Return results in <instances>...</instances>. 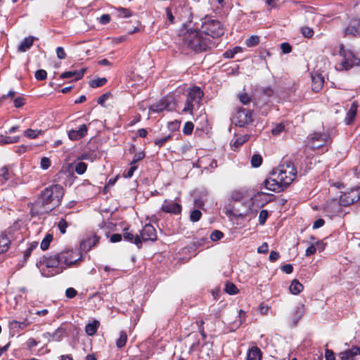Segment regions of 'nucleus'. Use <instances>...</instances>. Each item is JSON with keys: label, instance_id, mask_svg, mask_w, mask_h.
Listing matches in <instances>:
<instances>
[{"label": "nucleus", "instance_id": "nucleus-59", "mask_svg": "<svg viewBox=\"0 0 360 360\" xmlns=\"http://www.w3.org/2000/svg\"><path fill=\"white\" fill-rule=\"evenodd\" d=\"M316 251V247L311 244L305 251V256L309 257L311 255L314 254Z\"/></svg>", "mask_w": 360, "mask_h": 360}, {"label": "nucleus", "instance_id": "nucleus-45", "mask_svg": "<svg viewBox=\"0 0 360 360\" xmlns=\"http://www.w3.org/2000/svg\"><path fill=\"white\" fill-rule=\"evenodd\" d=\"M300 31L302 35L307 38H311L314 35V30L309 27H302Z\"/></svg>", "mask_w": 360, "mask_h": 360}, {"label": "nucleus", "instance_id": "nucleus-32", "mask_svg": "<svg viewBox=\"0 0 360 360\" xmlns=\"http://www.w3.org/2000/svg\"><path fill=\"white\" fill-rule=\"evenodd\" d=\"M304 312V307L303 306H298L296 307L293 312V317H292V321L294 324L295 325L297 321L301 319L302 314Z\"/></svg>", "mask_w": 360, "mask_h": 360}, {"label": "nucleus", "instance_id": "nucleus-38", "mask_svg": "<svg viewBox=\"0 0 360 360\" xmlns=\"http://www.w3.org/2000/svg\"><path fill=\"white\" fill-rule=\"evenodd\" d=\"M107 79L105 77L94 79L91 81L90 85L93 88H97L105 84Z\"/></svg>", "mask_w": 360, "mask_h": 360}, {"label": "nucleus", "instance_id": "nucleus-18", "mask_svg": "<svg viewBox=\"0 0 360 360\" xmlns=\"http://www.w3.org/2000/svg\"><path fill=\"white\" fill-rule=\"evenodd\" d=\"M267 195L266 193L262 191H259L255 194L250 199L252 207H250V210H252L254 205H256L257 207L264 206L268 202V200L263 199V197Z\"/></svg>", "mask_w": 360, "mask_h": 360}, {"label": "nucleus", "instance_id": "nucleus-37", "mask_svg": "<svg viewBox=\"0 0 360 360\" xmlns=\"http://www.w3.org/2000/svg\"><path fill=\"white\" fill-rule=\"evenodd\" d=\"M86 168L87 165L83 162L75 163V170L79 175L83 174L86 171Z\"/></svg>", "mask_w": 360, "mask_h": 360}, {"label": "nucleus", "instance_id": "nucleus-42", "mask_svg": "<svg viewBox=\"0 0 360 360\" xmlns=\"http://www.w3.org/2000/svg\"><path fill=\"white\" fill-rule=\"evenodd\" d=\"M68 226V223L65 219H60L58 223V228L62 234L66 233V229Z\"/></svg>", "mask_w": 360, "mask_h": 360}, {"label": "nucleus", "instance_id": "nucleus-34", "mask_svg": "<svg viewBox=\"0 0 360 360\" xmlns=\"http://www.w3.org/2000/svg\"><path fill=\"white\" fill-rule=\"evenodd\" d=\"M53 237L52 234L47 233L41 243V250H47L49 248L50 243L53 240Z\"/></svg>", "mask_w": 360, "mask_h": 360}, {"label": "nucleus", "instance_id": "nucleus-50", "mask_svg": "<svg viewBox=\"0 0 360 360\" xmlns=\"http://www.w3.org/2000/svg\"><path fill=\"white\" fill-rule=\"evenodd\" d=\"M34 76L37 80H44L46 78L47 73L46 70L40 69L36 71Z\"/></svg>", "mask_w": 360, "mask_h": 360}, {"label": "nucleus", "instance_id": "nucleus-22", "mask_svg": "<svg viewBox=\"0 0 360 360\" xmlns=\"http://www.w3.org/2000/svg\"><path fill=\"white\" fill-rule=\"evenodd\" d=\"M98 240L99 238L98 236H92L81 242V249L84 251H89L98 243Z\"/></svg>", "mask_w": 360, "mask_h": 360}, {"label": "nucleus", "instance_id": "nucleus-52", "mask_svg": "<svg viewBox=\"0 0 360 360\" xmlns=\"http://www.w3.org/2000/svg\"><path fill=\"white\" fill-rule=\"evenodd\" d=\"M284 130V126L283 124H276L272 129L271 133L274 135H278Z\"/></svg>", "mask_w": 360, "mask_h": 360}, {"label": "nucleus", "instance_id": "nucleus-17", "mask_svg": "<svg viewBox=\"0 0 360 360\" xmlns=\"http://www.w3.org/2000/svg\"><path fill=\"white\" fill-rule=\"evenodd\" d=\"M88 132V127L83 124L80 125L78 129H72L68 131V137L72 141H77L84 137Z\"/></svg>", "mask_w": 360, "mask_h": 360}, {"label": "nucleus", "instance_id": "nucleus-13", "mask_svg": "<svg viewBox=\"0 0 360 360\" xmlns=\"http://www.w3.org/2000/svg\"><path fill=\"white\" fill-rule=\"evenodd\" d=\"M264 186L266 189L276 193H279L287 187L283 182L275 177L274 172L264 181Z\"/></svg>", "mask_w": 360, "mask_h": 360}, {"label": "nucleus", "instance_id": "nucleus-21", "mask_svg": "<svg viewBox=\"0 0 360 360\" xmlns=\"http://www.w3.org/2000/svg\"><path fill=\"white\" fill-rule=\"evenodd\" d=\"M359 105L356 102H353L347 111L346 114V117L345 118V122L346 124L349 125L351 124L353 121L354 120L357 110H358Z\"/></svg>", "mask_w": 360, "mask_h": 360}, {"label": "nucleus", "instance_id": "nucleus-39", "mask_svg": "<svg viewBox=\"0 0 360 360\" xmlns=\"http://www.w3.org/2000/svg\"><path fill=\"white\" fill-rule=\"evenodd\" d=\"M9 240L4 236L0 238V253L7 251L8 249Z\"/></svg>", "mask_w": 360, "mask_h": 360}, {"label": "nucleus", "instance_id": "nucleus-8", "mask_svg": "<svg viewBox=\"0 0 360 360\" xmlns=\"http://www.w3.org/2000/svg\"><path fill=\"white\" fill-rule=\"evenodd\" d=\"M58 255L63 269L76 264L81 259V255L77 250H68L60 252Z\"/></svg>", "mask_w": 360, "mask_h": 360}, {"label": "nucleus", "instance_id": "nucleus-64", "mask_svg": "<svg viewBox=\"0 0 360 360\" xmlns=\"http://www.w3.org/2000/svg\"><path fill=\"white\" fill-rule=\"evenodd\" d=\"M281 269L283 271H284L286 274H291L293 271V267L291 264H285L281 267Z\"/></svg>", "mask_w": 360, "mask_h": 360}, {"label": "nucleus", "instance_id": "nucleus-25", "mask_svg": "<svg viewBox=\"0 0 360 360\" xmlns=\"http://www.w3.org/2000/svg\"><path fill=\"white\" fill-rule=\"evenodd\" d=\"M123 237L124 240L136 244L139 248H140L142 245L141 239L139 235H136V236H134V235L131 233L124 232L123 234Z\"/></svg>", "mask_w": 360, "mask_h": 360}, {"label": "nucleus", "instance_id": "nucleus-1", "mask_svg": "<svg viewBox=\"0 0 360 360\" xmlns=\"http://www.w3.org/2000/svg\"><path fill=\"white\" fill-rule=\"evenodd\" d=\"M63 188L58 184L51 185L44 188L31 207L32 216L47 213L60 204L63 196Z\"/></svg>", "mask_w": 360, "mask_h": 360}, {"label": "nucleus", "instance_id": "nucleus-15", "mask_svg": "<svg viewBox=\"0 0 360 360\" xmlns=\"http://www.w3.org/2000/svg\"><path fill=\"white\" fill-rule=\"evenodd\" d=\"M181 205L172 200H165L161 207V210L166 213L179 214L181 212Z\"/></svg>", "mask_w": 360, "mask_h": 360}, {"label": "nucleus", "instance_id": "nucleus-5", "mask_svg": "<svg viewBox=\"0 0 360 360\" xmlns=\"http://www.w3.org/2000/svg\"><path fill=\"white\" fill-rule=\"evenodd\" d=\"M273 172L275 177L283 182L286 186H289L294 181L297 175L296 169L290 162L279 165Z\"/></svg>", "mask_w": 360, "mask_h": 360}, {"label": "nucleus", "instance_id": "nucleus-40", "mask_svg": "<svg viewBox=\"0 0 360 360\" xmlns=\"http://www.w3.org/2000/svg\"><path fill=\"white\" fill-rule=\"evenodd\" d=\"M262 158L259 154H255L251 158V165L253 167H258L262 165Z\"/></svg>", "mask_w": 360, "mask_h": 360}, {"label": "nucleus", "instance_id": "nucleus-7", "mask_svg": "<svg viewBox=\"0 0 360 360\" xmlns=\"http://www.w3.org/2000/svg\"><path fill=\"white\" fill-rule=\"evenodd\" d=\"M307 147L310 149H319L331 142V137L327 132H314L307 137Z\"/></svg>", "mask_w": 360, "mask_h": 360}, {"label": "nucleus", "instance_id": "nucleus-41", "mask_svg": "<svg viewBox=\"0 0 360 360\" xmlns=\"http://www.w3.org/2000/svg\"><path fill=\"white\" fill-rule=\"evenodd\" d=\"M202 216V213L198 210H194L191 212L190 214V220L193 222H197L198 221Z\"/></svg>", "mask_w": 360, "mask_h": 360}, {"label": "nucleus", "instance_id": "nucleus-49", "mask_svg": "<svg viewBox=\"0 0 360 360\" xmlns=\"http://www.w3.org/2000/svg\"><path fill=\"white\" fill-rule=\"evenodd\" d=\"M51 166V160L49 158L43 157L40 161V167L42 169H47Z\"/></svg>", "mask_w": 360, "mask_h": 360}, {"label": "nucleus", "instance_id": "nucleus-19", "mask_svg": "<svg viewBox=\"0 0 360 360\" xmlns=\"http://www.w3.org/2000/svg\"><path fill=\"white\" fill-rule=\"evenodd\" d=\"M86 71L85 68H82L79 70H70L63 72L60 77L61 79H69L72 78V81H77L82 78L84 76V72Z\"/></svg>", "mask_w": 360, "mask_h": 360}, {"label": "nucleus", "instance_id": "nucleus-29", "mask_svg": "<svg viewBox=\"0 0 360 360\" xmlns=\"http://www.w3.org/2000/svg\"><path fill=\"white\" fill-rule=\"evenodd\" d=\"M66 333V330L64 328L59 327L57 328L53 333H51L52 341L59 342L62 340L63 337L65 335Z\"/></svg>", "mask_w": 360, "mask_h": 360}, {"label": "nucleus", "instance_id": "nucleus-36", "mask_svg": "<svg viewBox=\"0 0 360 360\" xmlns=\"http://www.w3.org/2000/svg\"><path fill=\"white\" fill-rule=\"evenodd\" d=\"M259 43V38L258 36L252 35L245 41V44L248 47H253Z\"/></svg>", "mask_w": 360, "mask_h": 360}, {"label": "nucleus", "instance_id": "nucleus-63", "mask_svg": "<svg viewBox=\"0 0 360 360\" xmlns=\"http://www.w3.org/2000/svg\"><path fill=\"white\" fill-rule=\"evenodd\" d=\"M268 250H269V246L266 243H264L257 249V252L259 253H266L268 252Z\"/></svg>", "mask_w": 360, "mask_h": 360}, {"label": "nucleus", "instance_id": "nucleus-14", "mask_svg": "<svg viewBox=\"0 0 360 360\" xmlns=\"http://www.w3.org/2000/svg\"><path fill=\"white\" fill-rule=\"evenodd\" d=\"M345 36L359 37L360 36V18H351L347 25L343 30Z\"/></svg>", "mask_w": 360, "mask_h": 360}, {"label": "nucleus", "instance_id": "nucleus-27", "mask_svg": "<svg viewBox=\"0 0 360 360\" xmlns=\"http://www.w3.org/2000/svg\"><path fill=\"white\" fill-rule=\"evenodd\" d=\"M99 326V322L96 320L94 321L91 323H89L85 327V332L89 335H94Z\"/></svg>", "mask_w": 360, "mask_h": 360}, {"label": "nucleus", "instance_id": "nucleus-53", "mask_svg": "<svg viewBox=\"0 0 360 360\" xmlns=\"http://www.w3.org/2000/svg\"><path fill=\"white\" fill-rule=\"evenodd\" d=\"M136 169L137 167L135 165H131V167L129 169V170L123 174L124 177L131 178L134 175V173L136 170Z\"/></svg>", "mask_w": 360, "mask_h": 360}, {"label": "nucleus", "instance_id": "nucleus-16", "mask_svg": "<svg viewBox=\"0 0 360 360\" xmlns=\"http://www.w3.org/2000/svg\"><path fill=\"white\" fill-rule=\"evenodd\" d=\"M140 238L141 239V242L147 240H155L157 239V234L153 226L150 224H146L141 231Z\"/></svg>", "mask_w": 360, "mask_h": 360}, {"label": "nucleus", "instance_id": "nucleus-20", "mask_svg": "<svg viewBox=\"0 0 360 360\" xmlns=\"http://www.w3.org/2000/svg\"><path fill=\"white\" fill-rule=\"evenodd\" d=\"M324 79L319 73L311 75V89L314 92H319L323 87Z\"/></svg>", "mask_w": 360, "mask_h": 360}, {"label": "nucleus", "instance_id": "nucleus-3", "mask_svg": "<svg viewBox=\"0 0 360 360\" xmlns=\"http://www.w3.org/2000/svg\"><path fill=\"white\" fill-rule=\"evenodd\" d=\"M63 271L58 254L46 258L40 267L41 274L44 277L53 276Z\"/></svg>", "mask_w": 360, "mask_h": 360}, {"label": "nucleus", "instance_id": "nucleus-46", "mask_svg": "<svg viewBox=\"0 0 360 360\" xmlns=\"http://www.w3.org/2000/svg\"><path fill=\"white\" fill-rule=\"evenodd\" d=\"M193 127L194 125L191 122H186L183 128L184 134L186 135H190L193 130Z\"/></svg>", "mask_w": 360, "mask_h": 360}, {"label": "nucleus", "instance_id": "nucleus-48", "mask_svg": "<svg viewBox=\"0 0 360 360\" xmlns=\"http://www.w3.org/2000/svg\"><path fill=\"white\" fill-rule=\"evenodd\" d=\"M223 236L224 233L221 231L219 230H215L211 233L210 239L213 241H218L219 240L222 238Z\"/></svg>", "mask_w": 360, "mask_h": 360}, {"label": "nucleus", "instance_id": "nucleus-44", "mask_svg": "<svg viewBox=\"0 0 360 360\" xmlns=\"http://www.w3.org/2000/svg\"><path fill=\"white\" fill-rule=\"evenodd\" d=\"M269 217V213L267 210H262L259 214V224L260 225H264Z\"/></svg>", "mask_w": 360, "mask_h": 360}, {"label": "nucleus", "instance_id": "nucleus-9", "mask_svg": "<svg viewBox=\"0 0 360 360\" xmlns=\"http://www.w3.org/2000/svg\"><path fill=\"white\" fill-rule=\"evenodd\" d=\"M232 121L236 125L243 127L253 121L252 113L250 110L239 108L233 115Z\"/></svg>", "mask_w": 360, "mask_h": 360}, {"label": "nucleus", "instance_id": "nucleus-10", "mask_svg": "<svg viewBox=\"0 0 360 360\" xmlns=\"http://www.w3.org/2000/svg\"><path fill=\"white\" fill-rule=\"evenodd\" d=\"M176 108V103L172 96L162 98L158 103L152 105L149 110L154 112H161L163 110L172 111Z\"/></svg>", "mask_w": 360, "mask_h": 360}, {"label": "nucleus", "instance_id": "nucleus-57", "mask_svg": "<svg viewBox=\"0 0 360 360\" xmlns=\"http://www.w3.org/2000/svg\"><path fill=\"white\" fill-rule=\"evenodd\" d=\"M77 291L73 288H68L65 291V295L68 298H73L76 296Z\"/></svg>", "mask_w": 360, "mask_h": 360}, {"label": "nucleus", "instance_id": "nucleus-62", "mask_svg": "<svg viewBox=\"0 0 360 360\" xmlns=\"http://www.w3.org/2000/svg\"><path fill=\"white\" fill-rule=\"evenodd\" d=\"M169 138H170V136H165V137H164V138H162V139H156V140L155 141V144L156 146H158V147H161V146H162L165 144V142H166V141H167Z\"/></svg>", "mask_w": 360, "mask_h": 360}, {"label": "nucleus", "instance_id": "nucleus-61", "mask_svg": "<svg viewBox=\"0 0 360 360\" xmlns=\"http://www.w3.org/2000/svg\"><path fill=\"white\" fill-rule=\"evenodd\" d=\"M325 358L326 360H335L333 352L328 349L325 351Z\"/></svg>", "mask_w": 360, "mask_h": 360}, {"label": "nucleus", "instance_id": "nucleus-30", "mask_svg": "<svg viewBox=\"0 0 360 360\" xmlns=\"http://www.w3.org/2000/svg\"><path fill=\"white\" fill-rule=\"evenodd\" d=\"M250 136L247 134L236 138L232 140V147L235 148H239L244 143L248 141Z\"/></svg>", "mask_w": 360, "mask_h": 360}, {"label": "nucleus", "instance_id": "nucleus-4", "mask_svg": "<svg viewBox=\"0 0 360 360\" xmlns=\"http://www.w3.org/2000/svg\"><path fill=\"white\" fill-rule=\"evenodd\" d=\"M201 31L208 37L217 38L224 33V29L218 20L205 16L202 19Z\"/></svg>", "mask_w": 360, "mask_h": 360}, {"label": "nucleus", "instance_id": "nucleus-23", "mask_svg": "<svg viewBox=\"0 0 360 360\" xmlns=\"http://www.w3.org/2000/svg\"><path fill=\"white\" fill-rule=\"evenodd\" d=\"M34 40V37H31V36L25 38L21 41V43L20 44L19 46H18V51L19 52H25L27 50H29L31 48V46L33 45Z\"/></svg>", "mask_w": 360, "mask_h": 360}, {"label": "nucleus", "instance_id": "nucleus-35", "mask_svg": "<svg viewBox=\"0 0 360 360\" xmlns=\"http://www.w3.org/2000/svg\"><path fill=\"white\" fill-rule=\"evenodd\" d=\"M41 133V130L28 129L24 131V135L29 139H36Z\"/></svg>", "mask_w": 360, "mask_h": 360}, {"label": "nucleus", "instance_id": "nucleus-24", "mask_svg": "<svg viewBox=\"0 0 360 360\" xmlns=\"http://www.w3.org/2000/svg\"><path fill=\"white\" fill-rule=\"evenodd\" d=\"M262 352L257 347H251L247 354V360H261Z\"/></svg>", "mask_w": 360, "mask_h": 360}, {"label": "nucleus", "instance_id": "nucleus-11", "mask_svg": "<svg viewBox=\"0 0 360 360\" xmlns=\"http://www.w3.org/2000/svg\"><path fill=\"white\" fill-rule=\"evenodd\" d=\"M340 54L344 58L341 63L344 69L348 70L353 66L360 65V59L356 58L351 51H346L342 45L340 47Z\"/></svg>", "mask_w": 360, "mask_h": 360}, {"label": "nucleus", "instance_id": "nucleus-47", "mask_svg": "<svg viewBox=\"0 0 360 360\" xmlns=\"http://www.w3.org/2000/svg\"><path fill=\"white\" fill-rule=\"evenodd\" d=\"M340 357L341 360H354V356L352 354V353L349 352V349L340 352Z\"/></svg>", "mask_w": 360, "mask_h": 360}, {"label": "nucleus", "instance_id": "nucleus-2", "mask_svg": "<svg viewBox=\"0 0 360 360\" xmlns=\"http://www.w3.org/2000/svg\"><path fill=\"white\" fill-rule=\"evenodd\" d=\"M184 44L195 52L205 51L214 46L212 40L202 31H191L184 37Z\"/></svg>", "mask_w": 360, "mask_h": 360}, {"label": "nucleus", "instance_id": "nucleus-60", "mask_svg": "<svg viewBox=\"0 0 360 360\" xmlns=\"http://www.w3.org/2000/svg\"><path fill=\"white\" fill-rule=\"evenodd\" d=\"M25 104V98L22 97H18L14 100V105L15 108H20Z\"/></svg>", "mask_w": 360, "mask_h": 360}, {"label": "nucleus", "instance_id": "nucleus-55", "mask_svg": "<svg viewBox=\"0 0 360 360\" xmlns=\"http://www.w3.org/2000/svg\"><path fill=\"white\" fill-rule=\"evenodd\" d=\"M165 12H166L167 18L168 20L169 21V22L171 24H174V16L173 15L172 9L170 8H166Z\"/></svg>", "mask_w": 360, "mask_h": 360}, {"label": "nucleus", "instance_id": "nucleus-43", "mask_svg": "<svg viewBox=\"0 0 360 360\" xmlns=\"http://www.w3.org/2000/svg\"><path fill=\"white\" fill-rule=\"evenodd\" d=\"M37 245H38V243H37V242H33V243L30 244L29 247L27 248V249L24 252V258H25V259H27L30 257V255H31L32 252L34 249H36Z\"/></svg>", "mask_w": 360, "mask_h": 360}, {"label": "nucleus", "instance_id": "nucleus-28", "mask_svg": "<svg viewBox=\"0 0 360 360\" xmlns=\"http://www.w3.org/2000/svg\"><path fill=\"white\" fill-rule=\"evenodd\" d=\"M303 290V285L297 280L294 279L290 285V290L293 295H297Z\"/></svg>", "mask_w": 360, "mask_h": 360}, {"label": "nucleus", "instance_id": "nucleus-6", "mask_svg": "<svg viewBox=\"0 0 360 360\" xmlns=\"http://www.w3.org/2000/svg\"><path fill=\"white\" fill-rule=\"evenodd\" d=\"M204 96L203 91L200 87L193 86L188 89L185 101L183 113H192L195 106H198Z\"/></svg>", "mask_w": 360, "mask_h": 360}, {"label": "nucleus", "instance_id": "nucleus-33", "mask_svg": "<svg viewBox=\"0 0 360 360\" xmlns=\"http://www.w3.org/2000/svg\"><path fill=\"white\" fill-rule=\"evenodd\" d=\"M127 340V335L126 332L121 331L120 333L119 338L116 340V346L118 348L123 347L126 345Z\"/></svg>", "mask_w": 360, "mask_h": 360}, {"label": "nucleus", "instance_id": "nucleus-54", "mask_svg": "<svg viewBox=\"0 0 360 360\" xmlns=\"http://www.w3.org/2000/svg\"><path fill=\"white\" fill-rule=\"evenodd\" d=\"M95 158H96V155H94V154L89 153H84L82 154L78 158V159L79 160H90V161H94Z\"/></svg>", "mask_w": 360, "mask_h": 360}, {"label": "nucleus", "instance_id": "nucleus-31", "mask_svg": "<svg viewBox=\"0 0 360 360\" xmlns=\"http://www.w3.org/2000/svg\"><path fill=\"white\" fill-rule=\"evenodd\" d=\"M224 291L229 295H236L238 293V290L236 285L231 282H226L224 287Z\"/></svg>", "mask_w": 360, "mask_h": 360}, {"label": "nucleus", "instance_id": "nucleus-51", "mask_svg": "<svg viewBox=\"0 0 360 360\" xmlns=\"http://www.w3.org/2000/svg\"><path fill=\"white\" fill-rule=\"evenodd\" d=\"M0 176L4 179V181H6L10 178L8 169L6 167L0 169Z\"/></svg>", "mask_w": 360, "mask_h": 360}, {"label": "nucleus", "instance_id": "nucleus-58", "mask_svg": "<svg viewBox=\"0 0 360 360\" xmlns=\"http://www.w3.org/2000/svg\"><path fill=\"white\" fill-rule=\"evenodd\" d=\"M281 49L283 53H289L292 51L291 46L288 43H282Z\"/></svg>", "mask_w": 360, "mask_h": 360}, {"label": "nucleus", "instance_id": "nucleus-12", "mask_svg": "<svg viewBox=\"0 0 360 360\" xmlns=\"http://www.w3.org/2000/svg\"><path fill=\"white\" fill-rule=\"evenodd\" d=\"M360 199V187L351 188L349 191L343 193L340 196V205L348 206Z\"/></svg>", "mask_w": 360, "mask_h": 360}, {"label": "nucleus", "instance_id": "nucleus-56", "mask_svg": "<svg viewBox=\"0 0 360 360\" xmlns=\"http://www.w3.org/2000/svg\"><path fill=\"white\" fill-rule=\"evenodd\" d=\"M56 54H57V57L59 58V59H65L66 58V53L63 49V47H58L56 49Z\"/></svg>", "mask_w": 360, "mask_h": 360}, {"label": "nucleus", "instance_id": "nucleus-26", "mask_svg": "<svg viewBox=\"0 0 360 360\" xmlns=\"http://www.w3.org/2000/svg\"><path fill=\"white\" fill-rule=\"evenodd\" d=\"M29 325L30 322L27 321V319H25L23 321H18L15 320L9 321V328L12 330L23 329L27 327Z\"/></svg>", "mask_w": 360, "mask_h": 360}]
</instances>
